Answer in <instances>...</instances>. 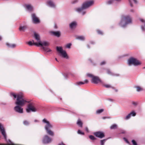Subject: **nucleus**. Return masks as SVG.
Wrapping results in <instances>:
<instances>
[{
  "label": "nucleus",
  "instance_id": "nucleus-1",
  "mask_svg": "<svg viewBox=\"0 0 145 145\" xmlns=\"http://www.w3.org/2000/svg\"><path fill=\"white\" fill-rule=\"evenodd\" d=\"M131 23V18L129 16L122 15L119 24L121 27L124 28L125 27L127 24Z\"/></svg>",
  "mask_w": 145,
  "mask_h": 145
},
{
  "label": "nucleus",
  "instance_id": "nucleus-2",
  "mask_svg": "<svg viewBox=\"0 0 145 145\" xmlns=\"http://www.w3.org/2000/svg\"><path fill=\"white\" fill-rule=\"evenodd\" d=\"M93 3L92 1H86L83 3L81 7H79L76 9V10L78 12L80 13L82 12L81 14L82 15H84L86 13V12L83 11V10L86 9L91 6Z\"/></svg>",
  "mask_w": 145,
  "mask_h": 145
},
{
  "label": "nucleus",
  "instance_id": "nucleus-3",
  "mask_svg": "<svg viewBox=\"0 0 145 145\" xmlns=\"http://www.w3.org/2000/svg\"><path fill=\"white\" fill-rule=\"evenodd\" d=\"M34 44L37 46H41L43 50L47 52H49L52 51V50L50 49L49 48L45 47L44 46H47L49 45L50 43L48 42L43 41L41 42L40 41V42L38 43H34Z\"/></svg>",
  "mask_w": 145,
  "mask_h": 145
},
{
  "label": "nucleus",
  "instance_id": "nucleus-4",
  "mask_svg": "<svg viewBox=\"0 0 145 145\" xmlns=\"http://www.w3.org/2000/svg\"><path fill=\"white\" fill-rule=\"evenodd\" d=\"M43 122L46 123V125L45 126L44 128L46 131L47 134L49 135L53 136L54 135L53 132L50 130L53 127V125L50 124V122L44 118L42 120Z\"/></svg>",
  "mask_w": 145,
  "mask_h": 145
},
{
  "label": "nucleus",
  "instance_id": "nucleus-5",
  "mask_svg": "<svg viewBox=\"0 0 145 145\" xmlns=\"http://www.w3.org/2000/svg\"><path fill=\"white\" fill-rule=\"evenodd\" d=\"M26 103H29V102L26 101L22 95L18 94L16 101L15 103L16 105L22 106H23Z\"/></svg>",
  "mask_w": 145,
  "mask_h": 145
},
{
  "label": "nucleus",
  "instance_id": "nucleus-6",
  "mask_svg": "<svg viewBox=\"0 0 145 145\" xmlns=\"http://www.w3.org/2000/svg\"><path fill=\"white\" fill-rule=\"evenodd\" d=\"M128 64L129 66L133 65L134 66H138L141 64V63L137 59L131 57L128 60Z\"/></svg>",
  "mask_w": 145,
  "mask_h": 145
},
{
  "label": "nucleus",
  "instance_id": "nucleus-7",
  "mask_svg": "<svg viewBox=\"0 0 145 145\" xmlns=\"http://www.w3.org/2000/svg\"><path fill=\"white\" fill-rule=\"evenodd\" d=\"M56 48L57 51L61 54V56L63 57L66 59H68L69 57L66 52L65 51L63 50L61 47L57 46Z\"/></svg>",
  "mask_w": 145,
  "mask_h": 145
},
{
  "label": "nucleus",
  "instance_id": "nucleus-8",
  "mask_svg": "<svg viewBox=\"0 0 145 145\" xmlns=\"http://www.w3.org/2000/svg\"><path fill=\"white\" fill-rule=\"evenodd\" d=\"M27 112L29 113L30 111L32 112H35L37 111V110L33 106V104L32 103H30L27 106V108L26 109Z\"/></svg>",
  "mask_w": 145,
  "mask_h": 145
},
{
  "label": "nucleus",
  "instance_id": "nucleus-9",
  "mask_svg": "<svg viewBox=\"0 0 145 145\" xmlns=\"http://www.w3.org/2000/svg\"><path fill=\"white\" fill-rule=\"evenodd\" d=\"M52 140L51 138L47 135H45L43 138L42 141L43 144H46L50 143Z\"/></svg>",
  "mask_w": 145,
  "mask_h": 145
},
{
  "label": "nucleus",
  "instance_id": "nucleus-10",
  "mask_svg": "<svg viewBox=\"0 0 145 145\" xmlns=\"http://www.w3.org/2000/svg\"><path fill=\"white\" fill-rule=\"evenodd\" d=\"M93 134L96 137L100 138H104L105 136L104 133L100 131L94 132Z\"/></svg>",
  "mask_w": 145,
  "mask_h": 145
},
{
  "label": "nucleus",
  "instance_id": "nucleus-11",
  "mask_svg": "<svg viewBox=\"0 0 145 145\" xmlns=\"http://www.w3.org/2000/svg\"><path fill=\"white\" fill-rule=\"evenodd\" d=\"M21 106L17 105L14 107V110L16 112L20 114L22 113H23V108Z\"/></svg>",
  "mask_w": 145,
  "mask_h": 145
},
{
  "label": "nucleus",
  "instance_id": "nucleus-12",
  "mask_svg": "<svg viewBox=\"0 0 145 145\" xmlns=\"http://www.w3.org/2000/svg\"><path fill=\"white\" fill-rule=\"evenodd\" d=\"M91 82L95 84H97L99 82L103 83L101 80L99 79V77L96 76H94L91 80Z\"/></svg>",
  "mask_w": 145,
  "mask_h": 145
},
{
  "label": "nucleus",
  "instance_id": "nucleus-13",
  "mask_svg": "<svg viewBox=\"0 0 145 145\" xmlns=\"http://www.w3.org/2000/svg\"><path fill=\"white\" fill-rule=\"evenodd\" d=\"M31 17L33 23H38L40 22L39 20L35 14L33 13L32 14Z\"/></svg>",
  "mask_w": 145,
  "mask_h": 145
},
{
  "label": "nucleus",
  "instance_id": "nucleus-14",
  "mask_svg": "<svg viewBox=\"0 0 145 145\" xmlns=\"http://www.w3.org/2000/svg\"><path fill=\"white\" fill-rule=\"evenodd\" d=\"M28 27L27 25L25 24L24 25H21L19 27V30L20 31H24Z\"/></svg>",
  "mask_w": 145,
  "mask_h": 145
},
{
  "label": "nucleus",
  "instance_id": "nucleus-15",
  "mask_svg": "<svg viewBox=\"0 0 145 145\" xmlns=\"http://www.w3.org/2000/svg\"><path fill=\"white\" fill-rule=\"evenodd\" d=\"M47 5L49 7L54 8L55 7V5L54 2L51 1H48L47 2Z\"/></svg>",
  "mask_w": 145,
  "mask_h": 145
},
{
  "label": "nucleus",
  "instance_id": "nucleus-16",
  "mask_svg": "<svg viewBox=\"0 0 145 145\" xmlns=\"http://www.w3.org/2000/svg\"><path fill=\"white\" fill-rule=\"evenodd\" d=\"M24 7L28 10L31 11L33 10L32 7L30 5H24Z\"/></svg>",
  "mask_w": 145,
  "mask_h": 145
},
{
  "label": "nucleus",
  "instance_id": "nucleus-17",
  "mask_svg": "<svg viewBox=\"0 0 145 145\" xmlns=\"http://www.w3.org/2000/svg\"><path fill=\"white\" fill-rule=\"evenodd\" d=\"M34 38L38 42H40L41 41L40 40V37L39 35L35 32L34 33Z\"/></svg>",
  "mask_w": 145,
  "mask_h": 145
},
{
  "label": "nucleus",
  "instance_id": "nucleus-18",
  "mask_svg": "<svg viewBox=\"0 0 145 145\" xmlns=\"http://www.w3.org/2000/svg\"><path fill=\"white\" fill-rule=\"evenodd\" d=\"M51 33L57 37H59L61 35L60 32L59 31H52Z\"/></svg>",
  "mask_w": 145,
  "mask_h": 145
},
{
  "label": "nucleus",
  "instance_id": "nucleus-19",
  "mask_svg": "<svg viewBox=\"0 0 145 145\" xmlns=\"http://www.w3.org/2000/svg\"><path fill=\"white\" fill-rule=\"evenodd\" d=\"M77 25V24L76 22H71L69 24V27L71 29H72L75 28Z\"/></svg>",
  "mask_w": 145,
  "mask_h": 145
},
{
  "label": "nucleus",
  "instance_id": "nucleus-20",
  "mask_svg": "<svg viewBox=\"0 0 145 145\" xmlns=\"http://www.w3.org/2000/svg\"><path fill=\"white\" fill-rule=\"evenodd\" d=\"M120 0H109L108 1H106V4L107 5H110L113 4L114 2V1H120Z\"/></svg>",
  "mask_w": 145,
  "mask_h": 145
},
{
  "label": "nucleus",
  "instance_id": "nucleus-21",
  "mask_svg": "<svg viewBox=\"0 0 145 145\" xmlns=\"http://www.w3.org/2000/svg\"><path fill=\"white\" fill-rule=\"evenodd\" d=\"M135 88L136 89L137 91L138 92L143 91L144 90L143 88L140 86H136L135 87Z\"/></svg>",
  "mask_w": 145,
  "mask_h": 145
},
{
  "label": "nucleus",
  "instance_id": "nucleus-22",
  "mask_svg": "<svg viewBox=\"0 0 145 145\" xmlns=\"http://www.w3.org/2000/svg\"><path fill=\"white\" fill-rule=\"evenodd\" d=\"M6 45L9 48H14L16 46V44H10L8 43H7Z\"/></svg>",
  "mask_w": 145,
  "mask_h": 145
},
{
  "label": "nucleus",
  "instance_id": "nucleus-23",
  "mask_svg": "<svg viewBox=\"0 0 145 145\" xmlns=\"http://www.w3.org/2000/svg\"><path fill=\"white\" fill-rule=\"evenodd\" d=\"M76 39L81 40H84L85 39V37L82 36H77L76 37Z\"/></svg>",
  "mask_w": 145,
  "mask_h": 145
},
{
  "label": "nucleus",
  "instance_id": "nucleus-24",
  "mask_svg": "<svg viewBox=\"0 0 145 145\" xmlns=\"http://www.w3.org/2000/svg\"><path fill=\"white\" fill-rule=\"evenodd\" d=\"M117 127V125L116 124H114L112 125L110 127V129H116Z\"/></svg>",
  "mask_w": 145,
  "mask_h": 145
},
{
  "label": "nucleus",
  "instance_id": "nucleus-25",
  "mask_svg": "<svg viewBox=\"0 0 145 145\" xmlns=\"http://www.w3.org/2000/svg\"><path fill=\"white\" fill-rule=\"evenodd\" d=\"M104 111V109H101L97 110L96 111L97 114H99L102 112Z\"/></svg>",
  "mask_w": 145,
  "mask_h": 145
},
{
  "label": "nucleus",
  "instance_id": "nucleus-26",
  "mask_svg": "<svg viewBox=\"0 0 145 145\" xmlns=\"http://www.w3.org/2000/svg\"><path fill=\"white\" fill-rule=\"evenodd\" d=\"M77 124L80 127H82V122L80 120H78L77 122Z\"/></svg>",
  "mask_w": 145,
  "mask_h": 145
},
{
  "label": "nucleus",
  "instance_id": "nucleus-27",
  "mask_svg": "<svg viewBox=\"0 0 145 145\" xmlns=\"http://www.w3.org/2000/svg\"><path fill=\"white\" fill-rule=\"evenodd\" d=\"M108 139H105L100 140L101 145H104L105 142Z\"/></svg>",
  "mask_w": 145,
  "mask_h": 145
},
{
  "label": "nucleus",
  "instance_id": "nucleus-28",
  "mask_svg": "<svg viewBox=\"0 0 145 145\" xmlns=\"http://www.w3.org/2000/svg\"><path fill=\"white\" fill-rule=\"evenodd\" d=\"M134 2V3H137V1L136 0H133ZM129 3H130V5L131 6V7H133V4L131 2V0H129Z\"/></svg>",
  "mask_w": 145,
  "mask_h": 145
},
{
  "label": "nucleus",
  "instance_id": "nucleus-29",
  "mask_svg": "<svg viewBox=\"0 0 145 145\" xmlns=\"http://www.w3.org/2000/svg\"><path fill=\"white\" fill-rule=\"evenodd\" d=\"M85 84V83L83 82H77L75 84L77 86H80L82 84Z\"/></svg>",
  "mask_w": 145,
  "mask_h": 145
},
{
  "label": "nucleus",
  "instance_id": "nucleus-30",
  "mask_svg": "<svg viewBox=\"0 0 145 145\" xmlns=\"http://www.w3.org/2000/svg\"><path fill=\"white\" fill-rule=\"evenodd\" d=\"M10 95L11 96H13L14 99H15L16 98V97H17V95H17L16 94H15V93L12 92L10 93Z\"/></svg>",
  "mask_w": 145,
  "mask_h": 145
},
{
  "label": "nucleus",
  "instance_id": "nucleus-31",
  "mask_svg": "<svg viewBox=\"0 0 145 145\" xmlns=\"http://www.w3.org/2000/svg\"><path fill=\"white\" fill-rule=\"evenodd\" d=\"M131 116L130 115V114L129 113L127 116L124 118V119L125 120H128L130 119Z\"/></svg>",
  "mask_w": 145,
  "mask_h": 145
},
{
  "label": "nucleus",
  "instance_id": "nucleus-32",
  "mask_svg": "<svg viewBox=\"0 0 145 145\" xmlns=\"http://www.w3.org/2000/svg\"><path fill=\"white\" fill-rule=\"evenodd\" d=\"M101 84H103V86H104L106 88H112L113 89H114V88L112 87L110 85H109L106 84L105 85H104L103 84V83H101Z\"/></svg>",
  "mask_w": 145,
  "mask_h": 145
},
{
  "label": "nucleus",
  "instance_id": "nucleus-33",
  "mask_svg": "<svg viewBox=\"0 0 145 145\" xmlns=\"http://www.w3.org/2000/svg\"><path fill=\"white\" fill-rule=\"evenodd\" d=\"M129 114L131 116H135L136 114L134 111H132Z\"/></svg>",
  "mask_w": 145,
  "mask_h": 145
},
{
  "label": "nucleus",
  "instance_id": "nucleus-34",
  "mask_svg": "<svg viewBox=\"0 0 145 145\" xmlns=\"http://www.w3.org/2000/svg\"><path fill=\"white\" fill-rule=\"evenodd\" d=\"M32 41L33 42H32L31 41H30L28 42L27 43V44L29 46H32L33 45H35L34 44V43H35V42H34V41L33 40Z\"/></svg>",
  "mask_w": 145,
  "mask_h": 145
},
{
  "label": "nucleus",
  "instance_id": "nucleus-35",
  "mask_svg": "<svg viewBox=\"0 0 145 145\" xmlns=\"http://www.w3.org/2000/svg\"><path fill=\"white\" fill-rule=\"evenodd\" d=\"M89 138L92 140H94L96 139V138L93 136L90 135L89 136Z\"/></svg>",
  "mask_w": 145,
  "mask_h": 145
},
{
  "label": "nucleus",
  "instance_id": "nucleus-36",
  "mask_svg": "<svg viewBox=\"0 0 145 145\" xmlns=\"http://www.w3.org/2000/svg\"><path fill=\"white\" fill-rule=\"evenodd\" d=\"M23 123L25 125H28L29 124V122L26 120L24 121Z\"/></svg>",
  "mask_w": 145,
  "mask_h": 145
},
{
  "label": "nucleus",
  "instance_id": "nucleus-37",
  "mask_svg": "<svg viewBox=\"0 0 145 145\" xmlns=\"http://www.w3.org/2000/svg\"><path fill=\"white\" fill-rule=\"evenodd\" d=\"M78 133L79 134H80L82 135H84V133L83 132H82L80 130H78Z\"/></svg>",
  "mask_w": 145,
  "mask_h": 145
},
{
  "label": "nucleus",
  "instance_id": "nucleus-38",
  "mask_svg": "<svg viewBox=\"0 0 145 145\" xmlns=\"http://www.w3.org/2000/svg\"><path fill=\"white\" fill-rule=\"evenodd\" d=\"M141 30L143 32H145V27L143 25H141Z\"/></svg>",
  "mask_w": 145,
  "mask_h": 145
},
{
  "label": "nucleus",
  "instance_id": "nucleus-39",
  "mask_svg": "<svg viewBox=\"0 0 145 145\" xmlns=\"http://www.w3.org/2000/svg\"><path fill=\"white\" fill-rule=\"evenodd\" d=\"M71 45V44L70 43L66 45V47L68 48H70Z\"/></svg>",
  "mask_w": 145,
  "mask_h": 145
},
{
  "label": "nucleus",
  "instance_id": "nucleus-40",
  "mask_svg": "<svg viewBox=\"0 0 145 145\" xmlns=\"http://www.w3.org/2000/svg\"><path fill=\"white\" fill-rule=\"evenodd\" d=\"M78 0H73L71 2V3L72 4H74L78 2Z\"/></svg>",
  "mask_w": 145,
  "mask_h": 145
},
{
  "label": "nucleus",
  "instance_id": "nucleus-41",
  "mask_svg": "<svg viewBox=\"0 0 145 145\" xmlns=\"http://www.w3.org/2000/svg\"><path fill=\"white\" fill-rule=\"evenodd\" d=\"M87 75L88 76L92 78H93V77L94 76L93 75L91 74H87Z\"/></svg>",
  "mask_w": 145,
  "mask_h": 145
},
{
  "label": "nucleus",
  "instance_id": "nucleus-42",
  "mask_svg": "<svg viewBox=\"0 0 145 145\" xmlns=\"http://www.w3.org/2000/svg\"><path fill=\"white\" fill-rule=\"evenodd\" d=\"M132 142L133 145H137V143L134 140H132Z\"/></svg>",
  "mask_w": 145,
  "mask_h": 145
},
{
  "label": "nucleus",
  "instance_id": "nucleus-43",
  "mask_svg": "<svg viewBox=\"0 0 145 145\" xmlns=\"http://www.w3.org/2000/svg\"><path fill=\"white\" fill-rule=\"evenodd\" d=\"M97 32L99 34H101V35L103 34L102 32L100 30H97Z\"/></svg>",
  "mask_w": 145,
  "mask_h": 145
},
{
  "label": "nucleus",
  "instance_id": "nucleus-44",
  "mask_svg": "<svg viewBox=\"0 0 145 145\" xmlns=\"http://www.w3.org/2000/svg\"><path fill=\"white\" fill-rule=\"evenodd\" d=\"M132 104L133 105H134V106H137V104H138V103H137V102H134V101H132Z\"/></svg>",
  "mask_w": 145,
  "mask_h": 145
},
{
  "label": "nucleus",
  "instance_id": "nucleus-45",
  "mask_svg": "<svg viewBox=\"0 0 145 145\" xmlns=\"http://www.w3.org/2000/svg\"><path fill=\"white\" fill-rule=\"evenodd\" d=\"M105 63H106V62L105 61H103L101 63L100 65H102L105 64Z\"/></svg>",
  "mask_w": 145,
  "mask_h": 145
},
{
  "label": "nucleus",
  "instance_id": "nucleus-46",
  "mask_svg": "<svg viewBox=\"0 0 145 145\" xmlns=\"http://www.w3.org/2000/svg\"><path fill=\"white\" fill-rule=\"evenodd\" d=\"M63 75L65 79H67V74H64Z\"/></svg>",
  "mask_w": 145,
  "mask_h": 145
},
{
  "label": "nucleus",
  "instance_id": "nucleus-47",
  "mask_svg": "<svg viewBox=\"0 0 145 145\" xmlns=\"http://www.w3.org/2000/svg\"><path fill=\"white\" fill-rule=\"evenodd\" d=\"M88 80L87 79H86L83 82L85 83V84L88 83Z\"/></svg>",
  "mask_w": 145,
  "mask_h": 145
},
{
  "label": "nucleus",
  "instance_id": "nucleus-48",
  "mask_svg": "<svg viewBox=\"0 0 145 145\" xmlns=\"http://www.w3.org/2000/svg\"><path fill=\"white\" fill-rule=\"evenodd\" d=\"M123 139H124V140L125 141H126L127 143H129V142H128V140H127V138H123Z\"/></svg>",
  "mask_w": 145,
  "mask_h": 145
},
{
  "label": "nucleus",
  "instance_id": "nucleus-49",
  "mask_svg": "<svg viewBox=\"0 0 145 145\" xmlns=\"http://www.w3.org/2000/svg\"><path fill=\"white\" fill-rule=\"evenodd\" d=\"M126 133V131L124 130H121V133L124 134V133Z\"/></svg>",
  "mask_w": 145,
  "mask_h": 145
},
{
  "label": "nucleus",
  "instance_id": "nucleus-50",
  "mask_svg": "<svg viewBox=\"0 0 145 145\" xmlns=\"http://www.w3.org/2000/svg\"><path fill=\"white\" fill-rule=\"evenodd\" d=\"M107 72L108 74H111V72L108 70H107Z\"/></svg>",
  "mask_w": 145,
  "mask_h": 145
},
{
  "label": "nucleus",
  "instance_id": "nucleus-51",
  "mask_svg": "<svg viewBox=\"0 0 145 145\" xmlns=\"http://www.w3.org/2000/svg\"><path fill=\"white\" fill-rule=\"evenodd\" d=\"M85 129L86 131L87 132H89L88 129V128L87 127H86Z\"/></svg>",
  "mask_w": 145,
  "mask_h": 145
},
{
  "label": "nucleus",
  "instance_id": "nucleus-52",
  "mask_svg": "<svg viewBox=\"0 0 145 145\" xmlns=\"http://www.w3.org/2000/svg\"><path fill=\"white\" fill-rule=\"evenodd\" d=\"M58 145H66L65 144H64L63 142H61L58 144Z\"/></svg>",
  "mask_w": 145,
  "mask_h": 145
},
{
  "label": "nucleus",
  "instance_id": "nucleus-53",
  "mask_svg": "<svg viewBox=\"0 0 145 145\" xmlns=\"http://www.w3.org/2000/svg\"><path fill=\"white\" fill-rule=\"evenodd\" d=\"M130 11L131 12H134V10L133 9H131L130 10Z\"/></svg>",
  "mask_w": 145,
  "mask_h": 145
},
{
  "label": "nucleus",
  "instance_id": "nucleus-54",
  "mask_svg": "<svg viewBox=\"0 0 145 145\" xmlns=\"http://www.w3.org/2000/svg\"><path fill=\"white\" fill-rule=\"evenodd\" d=\"M140 20L141 22H145L144 20L143 19H140Z\"/></svg>",
  "mask_w": 145,
  "mask_h": 145
},
{
  "label": "nucleus",
  "instance_id": "nucleus-55",
  "mask_svg": "<svg viewBox=\"0 0 145 145\" xmlns=\"http://www.w3.org/2000/svg\"><path fill=\"white\" fill-rule=\"evenodd\" d=\"M34 122H38L39 121L38 120H34Z\"/></svg>",
  "mask_w": 145,
  "mask_h": 145
},
{
  "label": "nucleus",
  "instance_id": "nucleus-56",
  "mask_svg": "<svg viewBox=\"0 0 145 145\" xmlns=\"http://www.w3.org/2000/svg\"><path fill=\"white\" fill-rule=\"evenodd\" d=\"M90 43L91 44H94V42L93 41H91V42H90Z\"/></svg>",
  "mask_w": 145,
  "mask_h": 145
},
{
  "label": "nucleus",
  "instance_id": "nucleus-57",
  "mask_svg": "<svg viewBox=\"0 0 145 145\" xmlns=\"http://www.w3.org/2000/svg\"><path fill=\"white\" fill-rule=\"evenodd\" d=\"M54 28H55V29H56V28H57V25H55V26H54Z\"/></svg>",
  "mask_w": 145,
  "mask_h": 145
},
{
  "label": "nucleus",
  "instance_id": "nucleus-58",
  "mask_svg": "<svg viewBox=\"0 0 145 145\" xmlns=\"http://www.w3.org/2000/svg\"><path fill=\"white\" fill-rule=\"evenodd\" d=\"M107 118L106 117H103V118H102L103 119H105L106 118Z\"/></svg>",
  "mask_w": 145,
  "mask_h": 145
},
{
  "label": "nucleus",
  "instance_id": "nucleus-59",
  "mask_svg": "<svg viewBox=\"0 0 145 145\" xmlns=\"http://www.w3.org/2000/svg\"><path fill=\"white\" fill-rule=\"evenodd\" d=\"M115 91L116 92H117L118 91V90L116 89H114Z\"/></svg>",
  "mask_w": 145,
  "mask_h": 145
},
{
  "label": "nucleus",
  "instance_id": "nucleus-60",
  "mask_svg": "<svg viewBox=\"0 0 145 145\" xmlns=\"http://www.w3.org/2000/svg\"><path fill=\"white\" fill-rule=\"evenodd\" d=\"M87 47L89 48H90L89 46V45H87Z\"/></svg>",
  "mask_w": 145,
  "mask_h": 145
},
{
  "label": "nucleus",
  "instance_id": "nucleus-61",
  "mask_svg": "<svg viewBox=\"0 0 145 145\" xmlns=\"http://www.w3.org/2000/svg\"><path fill=\"white\" fill-rule=\"evenodd\" d=\"M55 59L56 60V61H58V60H57V58H56Z\"/></svg>",
  "mask_w": 145,
  "mask_h": 145
},
{
  "label": "nucleus",
  "instance_id": "nucleus-62",
  "mask_svg": "<svg viewBox=\"0 0 145 145\" xmlns=\"http://www.w3.org/2000/svg\"><path fill=\"white\" fill-rule=\"evenodd\" d=\"M2 39V37L1 36H0V40H1Z\"/></svg>",
  "mask_w": 145,
  "mask_h": 145
},
{
  "label": "nucleus",
  "instance_id": "nucleus-63",
  "mask_svg": "<svg viewBox=\"0 0 145 145\" xmlns=\"http://www.w3.org/2000/svg\"><path fill=\"white\" fill-rule=\"evenodd\" d=\"M89 60L90 61L91 63H92V61L91 60V59H89Z\"/></svg>",
  "mask_w": 145,
  "mask_h": 145
},
{
  "label": "nucleus",
  "instance_id": "nucleus-64",
  "mask_svg": "<svg viewBox=\"0 0 145 145\" xmlns=\"http://www.w3.org/2000/svg\"><path fill=\"white\" fill-rule=\"evenodd\" d=\"M4 105H6V103H4Z\"/></svg>",
  "mask_w": 145,
  "mask_h": 145
}]
</instances>
